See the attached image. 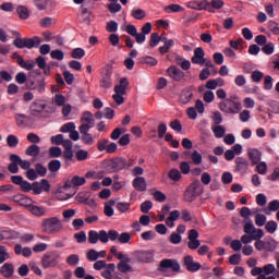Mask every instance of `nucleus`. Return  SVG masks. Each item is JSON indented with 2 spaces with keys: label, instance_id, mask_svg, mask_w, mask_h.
<instances>
[{
  "label": "nucleus",
  "instance_id": "17",
  "mask_svg": "<svg viewBox=\"0 0 279 279\" xmlns=\"http://www.w3.org/2000/svg\"><path fill=\"white\" fill-rule=\"evenodd\" d=\"M132 186L135 191L144 193V191H147V181L143 177H137L133 180Z\"/></svg>",
  "mask_w": 279,
  "mask_h": 279
},
{
  "label": "nucleus",
  "instance_id": "19",
  "mask_svg": "<svg viewBox=\"0 0 279 279\" xmlns=\"http://www.w3.org/2000/svg\"><path fill=\"white\" fill-rule=\"evenodd\" d=\"M128 86H130V82L128 81V77H122L120 80V84L114 86L116 95H125V92L128 90Z\"/></svg>",
  "mask_w": 279,
  "mask_h": 279
},
{
  "label": "nucleus",
  "instance_id": "28",
  "mask_svg": "<svg viewBox=\"0 0 279 279\" xmlns=\"http://www.w3.org/2000/svg\"><path fill=\"white\" fill-rule=\"evenodd\" d=\"M276 247H278V242L272 238H268L265 240V252H276Z\"/></svg>",
  "mask_w": 279,
  "mask_h": 279
},
{
  "label": "nucleus",
  "instance_id": "4",
  "mask_svg": "<svg viewBox=\"0 0 279 279\" xmlns=\"http://www.w3.org/2000/svg\"><path fill=\"white\" fill-rule=\"evenodd\" d=\"M241 102H236L232 99H225L219 102V110L225 114H239L242 110Z\"/></svg>",
  "mask_w": 279,
  "mask_h": 279
},
{
  "label": "nucleus",
  "instance_id": "34",
  "mask_svg": "<svg viewBox=\"0 0 279 279\" xmlns=\"http://www.w3.org/2000/svg\"><path fill=\"white\" fill-rule=\"evenodd\" d=\"M81 14L84 16L83 23L86 25H90L93 23V20H90V12L88 11V8H85L84 5L81 7Z\"/></svg>",
  "mask_w": 279,
  "mask_h": 279
},
{
  "label": "nucleus",
  "instance_id": "36",
  "mask_svg": "<svg viewBox=\"0 0 279 279\" xmlns=\"http://www.w3.org/2000/svg\"><path fill=\"white\" fill-rule=\"evenodd\" d=\"M162 41V37L158 35V33H151L150 34V39H149V47H158V45Z\"/></svg>",
  "mask_w": 279,
  "mask_h": 279
},
{
  "label": "nucleus",
  "instance_id": "61",
  "mask_svg": "<svg viewBox=\"0 0 279 279\" xmlns=\"http://www.w3.org/2000/svg\"><path fill=\"white\" fill-rule=\"evenodd\" d=\"M232 180H234V178L232 177V173L230 172L222 173L221 181L223 184H232Z\"/></svg>",
  "mask_w": 279,
  "mask_h": 279
},
{
  "label": "nucleus",
  "instance_id": "55",
  "mask_svg": "<svg viewBox=\"0 0 279 279\" xmlns=\"http://www.w3.org/2000/svg\"><path fill=\"white\" fill-rule=\"evenodd\" d=\"M107 9L111 14H117V12H121V5L117 2L107 4Z\"/></svg>",
  "mask_w": 279,
  "mask_h": 279
},
{
  "label": "nucleus",
  "instance_id": "31",
  "mask_svg": "<svg viewBox=\"0 0 279 279\" xmlns=\"http://www.w3.org/2000/svg\"><path fill=\"white\" fill-rule=\"evenodd\" d=\"M141 64H148V66H156L158 64V60L151 56H146L140 58Z\"/></svg>",
  "mask_w": 279,
  "mask_h": 279
},
{
  "label": "nucleus",
  "instance_id": "52",
  "mask_svg": "<svg viewBox=\"0 0 279 279\" xmlns=\"http://www.w3.org/2000/svg\"><path fill=\"white\" fill-rule=\"evenodd\" d=\"M47 247H48L47 243H38L33 246V252L35 254H40L43 252H47Z\"/></svg>",
  "mask_w": 279,
  "mask_h": 279
},
{
  "label": "nucleus",
  "instance_id": "63",
  "mask_svg": "<svg viewBox=\"0 0 279 279\" xmlns=\"http://www.w3.org/2000/svg\"><path fill=\"white\" fill-rule=\"evenodd\" d=\"M170 128L171 130H173L174 132H182V123L180 122V120H173L170 122Z\"/></svg>",
  "mask_w": 279,
  "mask_h": 279
},
{
  "label": "nucleus",
  "instance_id": "48",
  "mask_svg": "<svg viewBox=\"0 0 279 279\" xmlns=\"http://www.w3.org/2000/svg\"><path fill=\"white\" fill-rule=\"evenodd\" d=\"M271 88H274V77L266 75L264 77V90H271Z\"/></svg>",
  "mask_w": 279,
  "mask_h": 279
},
{
  "label": "nucleus",
  "instance_id": "37",
  "mask_svg": "<svg viewBox=\"0 0 279 279\" xmlns=\"http://www.w3.org/2000/svg\"><path fill=\"white\" fill-rule=\"evenodd\" d=\"M86 56V50L83 48H74L71 52V58H74V60H82Z\"/></svg>",
  "mask_w": 279,
  "mask_h": 279
},
{
  "label": "nucleus",
  "instance_id": "33",
  "mask_svg": "<svg viewBox=\"0 0 279 279\" xmlns=\"http://www.w3.org/2000/svg\"><path fill=\"white\" fill-rule=\"evenodd\" d=\"M131 16H133V19H136V21H143V19L147 16V13L143 9H133L131 12Z\"/></svg>",
  "mask_w": 279,
  "mask_h": 279
},
{
  "label": "nucleus",
  "instance_id": "10",
  "mask_svg": "<svg viewBox=\"0 0 279 279\" xmlns=\"http://www.w3.org/2000/svg\"><path fill=\"white\" fill-rule=\"evenodd\" d=\"M12 202L17 204V206H22V208H29L31 204H34V201L27 197L25 194H15L12 196Z\"/></svg>",
  "mask_w": 279,
  "mask_h": 279
},
{
  "label": "nucleus",
  "instance_id": "26",
  "mask_svg": "<svg viewBox=\"0 0 279 279\" xmlns=\"http://www.w3.org/2000/svg\"><path fill=\"white\" fill-rule=\"evenodd\" d=\"M36 63H37L39 69H43V71L46 75L51 74V69L47 65V61H45L44 57H37L36 58Z\"/></svg>",
  "mask_w": 279,
  "mask_h": 279
},
{
  "label": "nucleus",
  "instance_id": "18",
  "mask_svg": "<svg viewBox=\"0 0 279 279\" xmlns=\"http://www.w3.org/2000/svg\"><path fill=\"white\" fill-rule=\"evenodd\" d=\"M112 87V72L106 70L102 72V78L100 81V88H105L108 90V88Z\"/></svg>",
  "mask_w": 279,
  "mask_h": 279
},
{
  "label": "nucleus",
  "instance_id": "53",
  "mask_svg": "<svg viewBox=\"0 0 279 279\" xmlns=\"http://www.w3.org/2000/svg\"><path fill=\"white\" fill-rule=\"evenodd\" d=\"M240 121L242 123H247V121H250V119H252V112H250V110L245 109L242 112H240Z\"/></svg>",
  "mask_w": 279,
  "mask_h": 279
},
{
  "label": "nucleus",
  "instance_id": "45",
  "mask_svg": "<svg viewBox=\"0 0 279 279\" xmlns=\"http://www.w3.org/2000/svg\"><path fill=\"white\" fill-rule=\"evenodd\" d=\"M15 120H16V124L20 128H25L27 125L28 118L25 114H16Z\"/></svg>",
  "mask_w": 279,
  "mask_h": 279
},
{
  "label": "nucleus",
  "instance_id": "54",
  "mask_svg": "<svg viewBox=\"0 0 279 279\" xmlns=\"http://www.w3.org/2000/svg\"><path fill=\"white\" fill-rule=\"evenodd\" d=\"M106 29L109 33L114 34V32H117L119 29V24L117 23V21H109L107 23Z\"/></svg>",
  "mask_w": 279,
  "mask_h": 279
},
{
  "label": "nucleus",
  "instance_id": "46",
  "mask_svg": "<svg viewBox=\"0 0 279 279\" xmlns=\"http://www.w3.org/2000/svg\"><path fill=\"white\" fill-rule=\"evenodd\" d=\"M265 223H267V216H265L263 214H257L255 216V225L258 228H263V226H265Z\"/></svg>",
  "mask_w": 279,
  "mask_h": 279
},
{
  "label": "nucleus",
  "instance_id": "16",
  "mask_svg": "<svg viewBox=\"0 0 279 279\" xmlns=\"http://www.w3.org/2000/svg\"><path fill=\"white\" fill-rule=\"evenodd\" d=\"M247 157L252 162V166L255 167V165H258L260 162V158H263V153L258 150V148H250L247 150Z\"/></svg>",
  "mask_w": 279,
  "mask_h": 279
},
{
  "label": "nucleus",
  "instance_id": "58",
  "mask_svg": "<svg viewBox=\"0 0 279 279\" xmlns=\"http://www.w3.org/2000/svg\"><path fill=\"white\" fill-rule=\"evenodd\" d=\"M81 141L85 145H93V143H95V138H93V135L90 133H86V134L82 135Z\"/></svg>",
  "mask_w": 279,
  "mask_h": 279
},
{
  "label": "nucleus",
  "instance_id": "62",
  "mask_svg": "<svg viewBox=\"0 0 279 279\" xmlns=\"http://www.w3.org/2000/svg\"><path fill=\"white\" fill-rule=\"evenodd\" d=\"M256 230V227H254V222L252 220L247 221L244 225V232L245 234H253V232Z\"/></svg>",
  "mask_w": 279,
  "mask_h": 279
},
{
  "label": "nucleus",
  "instance_id": "60",
  "mask_svg": "<svg viewBox=\"0 0 279 279\" xmlns=\"http://www.w3.org/2000/svg\"><path fill=\"white\" fill-rule=\"evenodd\" d=\"M274 44L272 43H268L265 46L262 47V51L263 53H265L266 56H271V53H274Z\"/></svg>",
  "mask_w": 279,
  "mask_h": 279
},
{
  "label": "nucleus",
  "instance_id": "12",
  "mask_svg": "<svg viewBox=\"0 0 279 279\" xmlns=\"http://www.w3.org/2000/svg\"><path fill=\"white\" fill-rule=\"evenodd\" d=\"M56 265H58V258H56V255H53V253H46L43 256L41 267H44V269L56 267Z\"/></svg>",
  "mask_w": 279,
  "mask_h": 279
},
{
  "label": "nucleus",
  "instance_id": "59",
  "mask_svg": "<svg viewBox=\"0 0 279 279\" xmlns=\"http://www.w3.org/2000/svg\"><path fill=\"white\" fill-rule=\"evenodd\" d=\"M192 161L194 162V165H202V155L199 154V151L194 150L191 155Z\"/></svg>",
  "mask_w": 279,
  "mask_h": 279
},
{
  "label": "nucleus",
  "instance_id": "14",
  "mask_svg": "<svg viewBox=\"0 0 279 279\" xmlns=\"http://www.w3.org/2000/svg\"><path fill=\"white\" fill-rule=\"evenodd\" d=\"M56 197L60 202H64V201L69 199V197H71V185L65 184V185L59 187L56 192Z\"/></svg>",
  "mask_w": 279,
  "mask_h": 279
},
{
  "label": "nucleus",
  "instance_id": "51",
  "mask_svg": "<svg viewBox=\"0 0 279 279\" xmlns=\"http://www.w3.org/2000/svg\"><path fill=\"white\" fill-rule=\"evenodd\" d=\"M88 241L92 245H95L99 241V233L95 230L88 231Z\"/></svg>",
  "mask_w": 279,
  "mask_h": 279
},
{
  "label": "nucleus",
  "instance_id": "9",
  "mask_svg": "<svg viewBox=\"0 0 279 279\" xmlns=\"http://www.w3.org/2000/svg\"><path fill=\"white\" fill-rule=\"evenodd\" d=\"M47 109V102L45 100H35L31 104V114L33 117H40Z\"/></svg>",
  "mask_w": 279,
  "mask_h": 279
},
{
  "label": "nucleus",
  "instance_id": "22",
  "mask_svg": "<svg viewBox=\"0 0 279 279\" xmlns=\"http://www.w3.org/2000/svg\"><path fill=\"white\" fill-rule=\"evenodd\" d=\"M0 272L2 274V276L4 278H12V276H14V265H12L10 263H5L1 267Z\"/></svg>",
  "mask_w": 279,
  "mask_h": 279
},
{
  "label": "nucleus",
  "instance_id": "32",
  "mask_svg": "<svg viewBox=\"0 0 279 279\" xmlns=\"http://www.w3.org/2000/svg\"><path fill=\"white\" fill-rule=\"evenodd\" d=\"M71 184H72L73 189H75L77 186H84L86 184V178L80 177V175H74L71 179Z\"/></svg>",
  "mask_w": 279,
  "mask_h": 279
},
{
  "label": "nucleus",
  "instance_id": "21",
  "mask_svg": "<svg viewBox=\"0 0 279 279\" xmlns=\"http://www.w3.org/2000/svg\"><path fill=\"white\" fill-rule=\"evenodd\" d=\"M10 160L11 162H17V165H20L21 169H24V171L32 167L29 161L21 159L19 155H11Z\"/></svg>",
  "mask_w": 279,
  "mask_h": 279
},
{
  "label": "nucleus",
  "instance_id": "23",
  "mask_svg": "<svg viewBox=\"0 0 279 279\" xmlns=\"http://www.w3.org/2000/svg\"><path fill=\"white\" fill-rule=\"evenodd\" d=\"M131 258L130 257H125V260H121L118 264V271H120L121 274H128V271H132V266L128 263H131Z\"/></svg>",
  "mask_w": 279,
  "mask_h": 279
},
{
  "label": "nucleus",
  "instance_id": "64",
  "mask_svg": "<svg viewBox=\"0 0 279 279\" xmlns=\"http://www.w3.org/2000/svg\"><path fill=\"white\" fill-rule=\"evenodd\" d=\"M74 239L77 243H86V232L81 231L74 234Z\"/></svg>",
  "mask_w": 279,
  "mask_h": 279
},
{
  "label": "nucleus",
  "instance_id": "13",
  "mask_svg": "<svg viewBox=\"0 0 279 279\" xmlns=\"http://www.w3.org/2000/svg\"><path fill=\"white\" fill-rule=\"evenodd\" d=\"M90 192H80L75 199L78 204H85L86 206H95V199H93Z\"/></svg>",
  "mask_w": 279,
  "mask_h": 279
},
{
  "label": "nucleus",
  "instance_id": "8",
  "mask_svg": "<svg viewBox=\"0 0 279 279\" xmlns=\"http://www.w3.org/2000/svg\"><path fill=\"white\" fill-rule=\"evenodd\" d=\"M183 265L191 274H195L202 269V264H199V262H195L191 255H186L183 258Z\"/></svg>",
  "mask_w": 279,
  "mask_h": 279
},
{
  "label": "nucleus",
  "instance_id": "30",
  "mask_svg": "<svg viewBox=\"0 0 279 279\" xmlns=\"http://www.w3.org/2000/svg\"><path fill=\"white\" fill-rule=\"evenodd\" d=\"M226 3L223 0H211L209 2V12L215 13V10H221Z\"/></svg>",
  "mask_w": 279,
  "mask_h": 279
},
{
  "label": "nucleus",
  "instance_id": "11",
  "mask_svg": "<svg viewBox=\"0 0 279 279\" xmlns=\"http://www.w3.org/2000/svg\"><path fill=\"white\" fill-rule=\"evenodd\" d=\"M234 163L238 173H241V175L247 173V169H250V161H247V159L244 157H236Z\"/></svg>",
  "mask_w": 279,
  "mask_h": 279
},
{
  "label": "nucleus",
  "instance_id": "39",
  "mask_svg": "<svg viewBox=\"0 0 279 279\" xmlns=\"http://www.w3.org/2000/svg\"><path fill=\"white\" fill-rule=\"evenodd\" d=\"M5 260H10V253L5 246L0 245V265H3Z\"/></svg>",
  "mask_w": 279,
  "mask_h": 279
},
{
  "label": "nucleus",
  "instance_id": "29",
  "mask_svg": "<svg viewBox=\"0 0 279 279\" xmlns=\"http://www.w3.org/2000/svg\"><path fill=\"white\" fill-rule=\"evenodd\" d=\"M16 12L22 21H27V19H29V9H27V7L20 5L17 7Z\"/></svg>",
  "mask_w": 279,
  "mask_h": 279
},
{
  "label": "nucleus",
  "instance_id": "25",
  "mask_svg": "<svg viewBox=\"0 0 279 279\" xmlns=\"http://www.w3.org/2000/svg\"><path fill=\"white\" fill-rule=\"evenodd\" d=\"M40 46V38H24V48L26 49H34V47Z\"/></svg>",
  "mask_w": 279,
  "mask_h": 279
},
{
  "label": "nucleus",
  "instance_id": "43",
  "mask_svg": "<svg viewBox=\"0 0 279 279\" xmlns=\"http://www.w3.org/2000/svg\"><path fill=\"white\" fill-rule=\"evenodd\" d=\"M276 271V266L274 264H267L262 267L263 276H271Z\"/></svg>",
  "mask_w": 279,
  "mask_h": 279
},
{
  "label": "nucleus",
  "instance_id": "27",
  "mask_svg": "<svg viewBox=\"0 0 279 279\" xmlns=\"http://www.w3.org/2000/svg\"><path fill=\"white\" fill-rule=\"evenodd\" d=\"M168 178L172 180V182H180L182 180V172L175 168H172L168 172Z\"/></svg>",
  "mask_w": 279,
  "mask_h": 279
},
{
  "label": "nucleus",
  "instance_id": "1",
  "mask_svg": "<svg viewBox=\"0 0 279 279\" xmlns=\"http://www.w3.org/2000/svg\"><path fill=\"white\" fill-rule=\"evenodd\" d=\"M64 228L62 225V220L58 217L45 218L41 221V230L46 232V234H58Z\"/></svg>",
  "mask_w": 279,
  "mask_h": 279
},
{
  "label": "nucleus",
  "instance_id": "56",
  "mask_svg": "<svg viewBox=\"0 0 279 279\" xmlns=\"http://www.w3.org/2000/svg\"><path fill=\"white\" fill-rule=\"evenodd\" d=\"M7 144L9 147H16L19 145V137L15 135H8Z\"/></svg>",
  "mask_w": 279,
  "mask_h": 279
},
{
  "label": "nucleus",
  "instance_id": "15",
  "mask_svg": "<svg viewBox=\"0 0 279 279\" xmlns=\"http://www.w3.org/2000/svg\"><path fill=\"white\" fill-rule=\"evenodd\" d=\"M167 73L174 82H182L184 80V72L175 65L168 68Z\"/></svg>",
  "mask_w": 279,
  "mask_h": 279
},
{
  "label": "nucleus",
  "instance_id": "35",
  "mask_svg": "<svg viewBox=\"0 0 279 279\" xmlns=\"http://www.w3.org/2000/svg\"><path fill=\"white\" fill-rule=\"evenodd\" d=\"M216 138H223L226 136V129L222 125L211 126Z\"/></svg>",
  "mask_w": 279,
  "mask_h": 279
},
{
  "label": "nucleus",
  "instance_id": "24",
  "mask_svg": "<svg viewBox=\"0 0 279 279\" xmlns=\"http://www.w3.org/2000/svg\"><path fill=\"white\" fill-rule=\"evenodd\" d=\"M191 99H193V92H191L189 88L183 89L179 99L180 104L186 105L191 101Z\"/></svg>",
  "mask_w": 279,
  "mask_h": 279
},
{
  "label": "nucleus",
  "instance_id": "47",
  "mask_svg": "<svg viewBox=\"0 0 279 279\" xmlns=\"http://www.w3.org/2000/svg\"><path fill=\"white\" fill-rule=\"evenodd\" d=\"M38 154H40V147L38 145H31L27 149H26V156H38Z\"/></svg>",
  "mask_w": 279,
  "mask_h": 279
},
{
  "label": "nucleus",
  "instance_id": "6",
  "mask_svg": "<svg viewBox=\"0 0 279 279\" xmlns=\"http://www.w3.org/2000/svg\"><path fill=\"white\" fill-rule=\"evenodd\" d=\"M167 269H171L172 271H180V263L178 259H162L159 263V271H167Z\"/></svg>",
  "mask_w": 279,
  "mask_h": 279
},
{
  "label": "nucleus",
  "instance_id": "38",
  "mask_svg": "<svg viewBox=\"0 0 279 279\" xmlns=\"http://www.w3.org/2000/svg\"><path fill=\"white\" fill-rule=\"evenodd\" d=\"M19 66H21V69H25L26 71H32L34 69V66H36V63H34V61H25L23 59H19Z\"/></svg>",
  "mask_w": 279,
  "mask_h": 279
},
{
  "label": "nucleus",
  "instance_id": "50",
  "mask_svg": "<svg viewBox=\"0 0 279 279\" xmlns=\"http://www.w3.org/2000/svg\"><path fill=\"white\" fill-rule=\"evenodd\" d=\"M130 241H132V235L128 232H122L118 236V243L125 244V243H130Z\"/></svg>",
  "mask_w": 279,
  "mask_h": 279
},
{
  "label": "nucleus",
  "instance_id": "3",
  "mask_svg": "<svg viewBox=\"0 0 279 279\" xmlns=\"http://www.w3.org/2000/svg\"><path fill=\"white\" fill-rule=\"evenodd\" d=\"M202 193H204V189L202 187L199 180L193 181V183L184 192V199L191 204L192 202H195L197 196L202 195Z\"/></svg>",
  "mask_w": 279,
  "mask_h": 279
},
{
  "label": "nucleus",
  "instance_id": "7",
  "mask_svg": "<svg viewBox=\"0 0 279 279\" xmlns=\"http://www.w3.org/2000/svg\"><path fill=\"white\" fill-rule=\"evenodd\" d=\"M134 258L138 260V263H154V251H145L140 250L134 253Z\"/></svg>",
  "mask_w": 279,
  "mask_h": 279
},
{
  "label": "nucleus",
  "instance_id": "57",
  "mask_svg": "<svg viewBox=\"0 0 279 279\" xmlns=\"http://www.w3.org/2000/svg\"><path fill=\"white\" fill-rule=\"evenodd\" d=\"M74 276L77 279H84V277L86 276V268L85 267H76V269L74 270Z\"/></svg>",
  "mask_w": 279,
  "mask_h": 279
},
{
  "label": "nucleus",
  "instance_id": "20",
  "mask_svg": "<svg viewBox=\"0 0 279 279\" xmlns=\"http://www.w3.org/2000/svg\"><path fill=\"white\" fill-rule=\"evenodd\" d=\"M31 215H34V217H45V214L47 213V209L43 206L31 204L27 209Z\"/></svg>",
  "mask_w": 279,
  "mask_h": 279
},
{
  "label": "nucleus",
  "instance_id": "44",
  "mask_svg": "<svg viewBox=\"0 0 279 279\" xmlns=\"http://www.w3.org/2000/svg\"><path fill=\"white\" fill-rule=\"evenodd\" d=\"M165 12L170 14V12H184V9L180 4H169L165 7Z\"/></svg>",
  "mask_w": 279,
  "mask_h": 279
},
{
  "label": "nucleus",
  "instance_id": "5",
  "mask_svg": "<svg viewBox=\"0 0 279 279\" xmlns=\"http://www.w3.org/2000/svg\"><path fill=\"white\" fill-rule=\"evenodd\" d=\"M31 191L33 195H40L43 191L49 193V191H51V184H49V181L46 179H43L39 182H34Z\"/></svg>",
  "mask_w": 279,
  "mask_h": 279
},
{
  "label": "nucleus",
  "instance_id": "40",
  "mask_svg": "<svg viewBox=\"0 0 279 279\" xmlns=\"http://www.w3.org/2000/svg\"><path fill=\"white\" fill-rule=\"evenodd\" d=\"M265 230L269 233V234H274L276 232V230H278V222H276L275 220H269L266 225H265Z\"/></svg>",
  "mask_w": 279,
  "mask_h": 279
},
{
  "label": "nucleus",
  "instance_id": "42",
  "mask_svg": "<svg viewBox=\"0 0 279 279\" xmlns=\"http://www.w3.org/2000/svg\"><path fill=\"white\" fill-rule=\"evenodd\" d=\"M62 167V163L60 160H51L48 163V169L51 171V173H56V171H60V168Z\"/></svg>",
  "mask_w": 279,
  "mask_h": 279
},
{
  "label": "nucleus",
  "instance_id": "41",
  "mask_svg": "<svg viewBox=\"0 0 279 279\" xmlns=\"http://www.w3.org/2000/svg\"><path fill=\"white\" fill-rule=\"evenodd\" d=\"M75 158L78 162H84V160H88V153L85 149H78L75 153Z\"/></svg>",
  "mask_w": 279,
  "mask_h": 279
},
{
  "label": "nucleus",
  "instance_id": "49",
  "mask_svg": "<svg viewBox=\"0 0 279 279\" xmlns=\"http://www.w3.org/2000/svg\"><path fill=\"white\" fill-rule=\"evenodd\" d=\"M151 208H154V203H151V201H145L141 204V213H144V215H147Z\"/></svg>",
  "mask_w": 279,
  "mask_h": 279
},
{
  "label": "nucleus",
  "instance_id": "2",
  "mask_svg": "<svg viewBox=\"0 0 279 279\" xmlns=\"http://www.w3.org/2000/svg\"><path fill=\"white\" fill-rule=\"evenodd\" d=\"M108 167L112 173H119V171H123V169H130V167H134V159L116 157L109 161Z\"/></svg>",
  "mask_w": 279,
  "mask_h": 279
}]
</instances>
